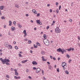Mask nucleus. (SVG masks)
Returning <instances> with one entry per match:
<instances>
[{
  "mask_svg": "<svg viewBox=\"0 0 80 80\" xmlns=\"http://www.w3.org/2000/svg\"><path fill=\"white\" fill-rule=\"evenodd\" d=\"M57 51L58 52H61L62 54L63 53H64V52H67V51L66 50H65V49L64 48L61 49L60 48H59L57 50Z\"/></svg>",
  "mask_w": 80,
  "mask_h": 80,
  "instance_id": "obj_1",
  "label": "nucleus"
},
{
  "mask_svg": "<svg viewBox=\"0 0 80 80\" xmlns=\"http://www.w3.org/2000/svg\"><path fill=\"white\" fill-rule=\"evenodd\" d=\"M43 43L45 45H48L49 43V41L48 39H45L43 40Z\"/></svg>",
  "mask_w": 80,
  "mask_h": 80,
  "instance_id": "obj_2",
  "label": "nucleus"
},
{
  "mask_svg": "<svg viewBox=\"0 0 80 80\" xmlns=\"http://www.w3.org/2000/svg\"><path fill=\"white\" fill-rule=\"evenodd\" d=\"M55 32L56 33H60V30L58 28H56L55 29Z\"/></svg>",
  "mask_w": 80,
  "mask_h": 80,
  "instance_id": "obj_3",
  "label": "nucleus"
},
{
  "mask_svg": "<svg viewBox=\"0 0 80 80\" xmlns=\"http://www.w3.org/2000/svg\"><path fill=\"white\" fill-rule=\"evenodd\" d=\"M36 22L37 23H38V24H39V25H42V22H40V20H36Z\"/></svg>",
  "mask_w": 80,
  "mask_h": 80,
  "instance_id": "obj_4",
  "label": "nucleus"
},
{
  "mask_svg": "<svg viewBox=\"0 0 80 80\" xmlns=\"http://www.w3.org/2000/svg\"><path fill=\"white\" fill-rule=\"evenodd\" d=\"M48 68L51 70H53V67L50 65H48Z\"/></svg>",
  "mask_w": 80,
  "mask_h": 80,
  "instance_id": "obj_5",
  "label": "nucleus"
},
{
  "mask_svg": "<svg viewBox=\"0 0 80 80\" xmlns=\"http://www.w3.org/2000/svg\"><path fill=\"white\" fill-rule=\"evenodd\" d=\"M41 70V69L40 68H38L36 69V72L37 73H39V72H40V70Z\"/></svg>",
  "mask_w": 80,
  "mask_h": 80,
  "instance_id": "obj_6",
  "label": "nucleus"
},
{
  "mask_svg": "<svg viewBox=\"0 0 80 80\" xmlns=\"http://www.w3.org/2000/svg\"><path fill=\"white\" fill-rule=\"evenodd\" d=\"M67 65V63L63 62L62 63V67H65Z\"/></svg>",
  "mask_w": 80,
  "mask_h": 80,
  "instance_id": "obj_7",
  "label": "nucleus"
},
{
  "mask_svg": "<svg viewBox=\"0 0 80 80\" xmlns=\"http://www.w3.org/2000/svg\"><path fill=\"white\" fill-rule=\"evenodd\" d=\"M7 59L6 58H5L4 59H3V62H3V64H5V62H7Z\"/></svg>",
  "mask_w": 80,
  "mask_h": 80,
  "instance_id": "obj_8",
  "label": "nucleus"
},
{
  "mask_svg": "<svg viewBox=\"0 0 80 80\" xmlns=\"http://www.w3.org/2000/svg\"><path fill=\"white\" fill-rule=\"evenodd\" d=\"M32 63L33 65H37V62L35 61H33L32 62Z\"/></svg>",
  "mask_w": 80,
  "mask_h": 80,
  "instance_id": "obj_9",
  "label": "nucleus"
},
{
  "mask_svg": "<svg viewBox=\"0 0 80 80\" xmlns=\"http://www.w3.org/2000/svg\"><path fill=\"white\" fill-rule=\"evenodd\" d=\"M0 10H3L4 8H5V7H4V6H0Z\"/></svg>",
  "mask_w": 80,
  "mask_h": 80,
  "instance_id": "obj_10",
  "label": "nucleus"
},
{
  "mask_svg": "<svg viewBox=\"0 0 80 80\" xmlns=\"http://www.w3.org/2000/svg\"><path fill=\"white\" fill-rule=\"evenodd\" d=\"M23 34H24L25 36H27V33H26V30H24L23 31Z\"/></svg>",
  "mask_w": 80,
  "mask_h": 80,
  "instance_id": "obj_11",
  "label": "nucleus"
},
{
  "mask_svg": "<svg viewBox=\"0 0 80 80\" xmlns=\"http://www.w3.org/2000/svg\"><path fill=\"white\" fill-rule=\"evenodd\" d=\"M18 27H19V28H22V26L20 25V23L18 24Z\"/></svg>",
  "mask_w": 80,
  "mask_h": 80,
  "instance_id": "obj_12",
  "label": "nucleus"
},
{
  "mask_svg": "<svg viewBox=\"0 0 80 80\" xmlns=\"http://www.w3.org/2000/svg\"><path fill=\"white\" fill-rule=\"evenodd\" d=\"M11 29H12L11 30L12 31H14V30H15V27H12Z\"/></svg>",
  "mask_w": 80,
  "mask_h": 80,
  "instance_id": "obj_13",
  "label": "nucleus"
},
{
  "mask_svg": "<svg viewBox=\"0 0 80 80\" xmlns=\"http://www.w3.org/2000/svg\"><path fill=\"white\" fill-rule=\"evenodd\" d=\"M66 50H67L68 51V52H70V51L72 50V48H70L69 49H68Z\"/></svg>",
  "mask_w": 80,
  "mask_h": 80,
  "instance_id": "obj_14",
  "label": "nucleus"
},
{
  "mask_svg": "<svg viewBox=\"0 0 80 80\" xmlns=\"http://www.w3.org/2000/svg\"><path fill=\"white\" fill-rule=\"evenodd\" d=\"M3 60H4V59H2V58H0V60L1 61H2V63H3V62H4L3 61Z\"/></svg>",
  "mask_w": 80,
  "mask_h": 80,
  "instance_id": "obj_15",
  "label": "nucleus"
},
{
  "mask_svg": "<svg viewBox=\"0 0 80 80\" xmlns=\"http://www.w3.org/2000/svg\"><path fill=\"white\" fill-rule=\"evenodd\" d=\"M15 7H16L18 8H19V7H18V4H16L15 5Z\"/></svg>",
  "mask_w": 80,
  "mask_h": 80,
  "instance_id": "obj_16",
  "label": "nucleus"
},
{
  "mask_svg": "<svg viewBox=\"0 0 80 80\" xmlns=\"http://www.w3.org/2000/svg\"><path fill=\"white\" fill-rule=\"evenodd\" d=\"M27 62V60H25L22 61V62L23 63H25V62Z\"/></svg>",
  "mask_w": 80,
  "mask_h": 80,
  "instance_id": "obj_17",
  "label": "nucleus"
},
{
  "mask_svg": "<svg viewBox=\"0 0 80 80\" xmlns=\"http://www.w3.org/2000/svg\"><path fill=\"white\" fill-rule=\"evenodd\" d=\"M9 26H11V24H12V21H9Z\"/></svg>",
  "mask_w": 80,
  "mask_h": 80,
  "instance_id": "obj_18",
  "label": "nucleus"
},
{
  "mask_svg": "<svg viewBox=\"0 0 80 80\" xmlns=\"http://www.w3.org/2000/svg\"><path fill=\"white\" fill-rule=\"evenodd\" d=\"M43 37L45 39H46V38H47V35L45 34H44Z\"/></svg>",
  "mask_w": 80,
  "mask_h": 80,
  "instance_id": "obj_19",
  "label": "nucleus"
},
{
  "mask_svg": "<svg viewBox=\"0 0 80 80\" xmlns=\"http://www.w3.org/2000/svg\"><path fill=\"white\" fill-rule=\"evenodd\" d=\"M33 46L34 48H37V47H38V45L35 46V44H34Z\"/></svg>",
  "mask_w": 80,
  "mask_h": 80,
  "instance_id": "obj_20",
  "label": "nucleus"
},
{
  "mask_svg": "<svg viewBox=\"0 0 80 80\" xmlns=\"http://www.w3.org/2000/svg\"><path fill=\"white\" fill-rule=\"evenodd\" d=\"M8 46H9V47L10 49H12V46H11V45H8Z\"/></svg>",
  "mask_w": 80,
  "mask_h": 80,
  "instance_id": "obj_21",
  "label": "nucleus"
},
{
  "mask_svg": "<svg viewBox=\"0 0 80 80\" xmlns=\"http://www.w3.org/2000/svg\"><path fill=\"white\" fill-rule=\"evenodd\" d=\"M42 61H46V60H45V59H44V58L43 57H42Z\"/></svg>",
  "mask_w": 80,
  "mask_h": 80,
  "instance_id": "obj_22",
  "label": "nucleus"
},
{
  "mask_svg": "<svg viewBox=\"0 0 80 80\" xmlns=\"http://www.w3.org/2000/svg\"><path fill=\"white\" fill-rule=\"evenodd\" d=\"M32 43V41L31 40H29L28 41V44H30V43Z\"/></svg>",
  "mask_w": 80,
  "mask_h": 80,
  "instance_id": "obj_23",
  "label": "nucleus"
},
{
  "mask_svg": "<svg viewBox=\"0 0 80 80\" xmlns=\"http://www.w3.org/2000/svg\"><path fill=\"white\" fill-rule=\"evenodd\" d=\"M1 18H2V19H3V20L5 19V17L2 16Z\"/></svg>",
  "mask_w": 80,
  "mask_h": 80,
  "instance_id": "obj_24",
  "label": "nucleus"
},
{
  "mask_svg": "<svg viewBox=\"0 0 80 80\" xmlns=\"http://www.w3.org/2000/svg\"><path fill=\"white\" fill-rule=\"evenodd\" d=\"M36 44L37 45H38V46H40V44L38 42H37Z\"/></svg>",
  "mask_w": 80,
  "mask_h": 80,
  "instance_id": "obj_25",
  "label": "nucleus"
},
{
  "mask_svg": "<svg viewBox=\"0 0 80 80\" xmlns=\"http://www.w3.org/2000/svg\"><path fill=\"white\" fill-rule=\"evenodd\" d=\"M67 58H70V56H69V55H68V54H67Z\"/></svg>",
  "mask_w": 80,
  "mask_h": 80,
  "instance_id": "obj_26",
  "label": "nucleus"
},
{
  "mask_svg": "<svg viewBox=\"0 0 80 80\" xmlns=\"http://www.w3.org/2000/svg\"><path fill=\"white\" fill-rule=\"evenodd\" d=\"M65 73H66V74H68V72L67 71H65Z\"/></svg>",
  "mask_w": 80,
  "mask_h": 80,
  "instance_id": "obj_27",
  "label": "nucleus"
},
{
  "mask_svg": "<svg viewBox=\"0 0 80 80\" xmlns=\"http://www.w3.org/2000/svg\"><path fill=\"white\" fill-rule=\"evenodd\" d=\"M41 53L42 55H44V54H45V52L43 51H42L41 52Z\"/></svg>",
  "mask_w": 80,
  "mask_h": 80,
  "instance_id": "obj_28",
  "label": "nucleus"
},
{
  "mask_svg": "<svg viewBox=\"0 0 80 80\" xmlns=\"http://www.w3.org/2000/svg\"><path fill=\"white\" fill-rule=\"evenodd\" d=\"M32 12L34 13H35V9H33L32 10Z\"/></svg>",
  "mask_w": 80,
  "mask_h": 80,
  "instance_id": "obj_29",
  "label": "nucleus"
},
{
  "mask_svg": "<svg viewBox=\"0 0 80 80\" xmlns=\"http://www.w3.org/2000/svg\"><path fill=\"white\" fill-rule=\"evenodd\" d=\"M56 12L57 13H58V9H57V10H56Z\"/></svg>",
  "mask_w": 80,
  "mask_h": 80,
  "instance_id": "obj_30",
  "label": "nucleus"
},
{
  "mask_svg": "<svg viewBox=\"0 0 80 80\" xmlns=\"http://www.w3.org/2000/svg\"><path fill=\"white\" fill-rule=\"evenodd\" d=\"M15 73L16 75H18V72H15Z\"/></svg>",
  "mask_w": 80,
  "mask_h": 80,
  "instance_id": "obj_31",
  "label": "nucleus"
},
{
  "mask_svg": "<svg viewBox=\"0 0 80 80\" xmlns=\"http://www.w3.org/2000/svg\"><path fill=\"white\" fill-rule=\"evenodd\" d=\"M61 5H60L59 6V10H60V9H61Z\"/></svg>",
  "mask_w": 80,
  "mask_h": 80,
  "instance_id": "obj_32",
  "label": "nucleus"
},
{
  "mask_svg": "<svg viewBox=\"0 0 80 80\" xmlns=\"http://www.w3.org/2000/svg\"><path fill=\"white\" fill-rule=\"evenodd\" d=\"M6 62H10V60L8 59H7V61Z\"/></svg>",
  "mask_w": 80,
  "mask_h": 80,
  "instance_id": "obj_33",
  "label": "nucleus"
},
{
  "mask_svg": "<svg viewBox=\"0 0 80 80\" xmlns=\"http://www.w3.org/2000/svg\"><path fill=\"white\" fill-rule=\"evenodd\" d=\"M57 72H59V68H57Z\"/></svg>",
  "mask_w": 80,
  "mask_h": 80,
  "instance_id": "obj_34",
  "label": "nucleus"
},
{
  "mask_svg": "<svg viewBox=\"0 0 80 80\" xmlns=\"http://www.w3.org/2000/svg\"><path fill=\"white\" fill-rule=\"evenodd\" d=\"M13 23L14 24V25H16V22L14 21L13 22Z\"/></svg>",
  "mask_w": 80,
  "mask_h": 80,
  "instance_id": "obj_35",
  "label": "nucleus"
},
{
  "mask_svg": "<svg viewBox=\"0 0 80 80\" xmlns=\"http://www.w3.org/2000/svg\"><path fill=\"white\" fill-rule=\"evenodd\" d=\"M15 49H16V50L18 49V47L17 46H16L15 47Z\"/></svg>",
  "mask_w": 80,
  "mask_h": 80,
  "instance_id": "obj_36",
  "label": "nucleus"
},
{
  "mask_svg": "<svg viewBox=\"0 0 80 80\" xmlns=\"http://www.w3.org/2000/svg\"><path fill=\"white\" fill-rule=\"evenodd\" d=\"M40 16V13H38L37 15V17H39Z\"/></svg>",
  "mask_w": 80,
  "mask_h": 80,
  "instance_id": "obj_37",
  "label": "nucleus"
},
{
  "mask_svg": "<svg viewBox=\"0 0 80 80\" xmlns=\"http://www.w3.org/2000/svg\"><path fill=\"white\" fill-rule=\"evenodd\" d=\"M56 5H57V6H58V2H56Z\"/></svg>",
  "mask_w": 80,
  "mask_h": 80,
  "instance_id": "obj_38",
  "label": "nucleus"
},
{
  "mask_svg": "<svg viewBox=\"0 0 80 80\" xmlns=\"http://www.w3.org/2000/svg\"><path fill=\"white\" fill-rule=\"evenodd\" d=\"M14 78H15L16 79H18V77H17L16 76H14Z\"/></svg>",
  "mask_w": 80,
  "mask_h": 80,
  "instance_id": "obj_39",
  "label": "nucleus"
},
{
  "mask_svg": "<svg viewBox=\"0 0 80 80\" xmlns=\"http://www.w3.org/2000/svg\"><path fill=\"white\" fill-rule=\"evenodd\" d=\"M72 62V60L71 59H70L69 61H68V62L70 63V62Z\"/></svg>",
  "mask_w": 80,
  "mask_h": 80,
  "instance_id": "obj_40",
  "label": "nucleus"
},
{
  "mask_svg": "<svg viewBox=\"0 0 80 80\" xmlns=\"http://www.w3.org/2000/svg\"><path fill=\"white\" fill-rule=\"evenodd\" d=\"M6 77H7V78H9V76H8V75H6Z\"/></svg>",
  "mask_w": 80,
  "mask_h": 80,
  "instance_id": "obj_41",
  "label": "nucleus"
},
{
  "mask_svg": "<svg viewBox=\"0 0 80 80\" xmlns=\"http://www.w3.org/2000/svg\"><path fill=\"white\" fill-rule=\"evenodd\" d=\"M5 63L6 65H8L9 64V63H8V62H5Z\"/></svg>",
  "mask_w": 80,
  "mask_h": 80,
  "instance_id": "obj_42",
  "label": "nucleus"
},
{
  "mask_svg": "<svg viewBox=\"0 0 80 80\" xmlns=\"http://www.w3.org/2000/svg\"><path fill=\"white\" fill-rule=\"evenodd\" d=\"M48 28H49V27L48 26L46 28V29H47V30H48Z\"/></svg>",
  "mask_w": 80,
  "mask_h": 80,
  "instance_id": "obj_43",
  "label": "nucleus"
},
{
  "mask_svg": "<svg viewBox=\"0 0 80 80\" xmlns=\"http://www.w3.org/2000/svg\"><path fill=\"white\" fill-rule=\"evenodd\" d=\"M43 80H46V78L44 77H43Z\"/></svg>",
  "mask_w": 80,
  "mask_h": 80,
  "instance_id": "obj_44",
  "label": "nucleus"
},
{
  "mask_svg": "<svg viewBox=\"0 0 80 80\" xmlns=\"http://www.w3.org/2000/svg\"><path fill=\"white\" fill-rule=\"evenodd\" d=\"M18 65L19 66V67H21V66H22V64H18Z\"/></svg>",
  "mask_w": 80,
  "mask_h": 80,
  "instance_id": "obj_45",
  "label": "nucleus"
},
{
  "mask_svg": "<svg viewBox=\"0 0 80 80\" xmlns=\"http://www.w3.org/2000/svg\"><path fill=\"white\" fill-rule=\"evenodd\" d=\"M63 70H65V66H62Z\"/></svg>",
  "mask_w": 80,
  "mask_h": 80,
  "instance_id": "obj_46",
  "label": "nucleus"
},
{
  "mask_svg": "<svg viewBox=\"0 0 80 80\" xmlns=\"http://www.w3.org/2000/svg\"><path fill=\"white\" fill-rule=\"evenodd\" d=\"M42 75H44V73H43V70H42Z\"/></svg>",
  "mask_w": 80,
  "mask_h": 80,
  "instance_id": "obj_47",
  "label": "nucleus"
},
{
  "mask_svg": "<svg viewBox=\"0 0 80 80\" xmlns=\"http://www.w3.org/2000/svg\"><path fill=\"white\" fill-rule=\"evenodd\" d=\"M34 14H37V12L36 11H35V12H34Z\"/></svg>",
  "mask_w": 80,
  "mask_h": 80,
  "instance_id": "obj_48",
  "label": "nucleus"
},
{
  "mask_svg": "<svg viewBox=\"0 0 80 80\" xmlns=\"http://www.w3.org/2000/svg\"><path fill=\"white\" fill-rule=\"evenodd\" d=\"M4 26V28H6V25H4L3 26Z\"/></svg>",
  "mask_w": 80,
  "mask_h": 80,
  "instance_id": "obj_49",
  "label": "nucleus"
},
{
  "mask_svg": "<svg viewBox=\"0 0 80 80\" xmlns=\"http://www.w3.org/2000/svg\"><path fill=\"white\" fill-rule=\"evenodd\" d=\"M18 55H19V57H22V55H21V54H20V53H19L18 54Z\"/></svg>",
  "mask_w": 80,
  "mask_h": 80,
  "instance_id": "obj_50",
  "label": "nucleus"
},
{
  "mask_svg": "<svg viewBox=\"0 0 80 80\" xmlns=\"http://www.w3.org/2000/svg\"><path fill=\"white\" fill-rule=\"evenodd\" d=\"M71 50H72V51H74V48H72Z\"/></svg>",
  "mask_w": 80,
  "mask_h": 80,
  "instance_id": "obj_51",
  "label": "nucleus"
},
{
  "mask_svg": "<svg viewBox=\"0 0 80 80\" xmlns=\"http://www.w3.org/2000/svg\"><path fill=\"white\" fill-rule=\"evenodd\" d=\"M26 72H28V69H27L26 70Z\"/></svg>",
  "mask_w": 80,
  "mask_h": 80,
  "instance_id": "obj_52",
  "label": "nucleus"
},
{
  "mask_svg": "<svg viewBox=\"0 0 80 80\" xmlns=\"http://www.w3.org/2000/svg\"><path fill=\"white\" fill-rule=\"evenodd\" d=\"M50 58H51V59H52V58H53V57L52 56H50Z\"/></svg>",
  "mask_w": 80,
  "mask_h": 80,
  "instance_id": "obj_53",
  "label": "nucleus"
},
{
  "mask_svg": "<svg viewBox=\"0 0 80 80\" xmlns=\"http://www.w3.org/2000/svg\"><path fill=\"white\" fill-rule=\"evenodd\" d=\"M33 70H36L37 69V68H35V67H33Z\"/></svg>",
  "mask_w": 80,
  "mask_h": 80,
  "instance_id": "obj_54",
  "label": "nucleus"
},
{
  "mask_svg": "<svg viewBox=\"0 0 80 80\" xmlns=\"http://www.w3.org/2000/svg\"><path fill=\"white\" fill-rule=\"evenodd\" d=\"M26 17H28V14H26Z\"/></svg>",
  "mask_w": 80,
  "mask_h": 80,
  "instance_id": "obj_55",
  "label": "nucleus"
},
{
  "mask_svg": "<svg viewBox=\"0 0 80 80\" xmlns=\"http://www.w3.org/2000/svg\"><path fill=\"white\" fill-rule=\"evenodd\" d=\"M78 39L79 40H80V37L78 36Z\"/></svg>",
  "mask_w": 80,
  "mask_h": 80,
  "instance_id": "obj_56",
  "label": "nucleus"
},
{
  "mask_svg": "<svg viewBox=\"0 0 80 80\" xmlns=\"http://www.w3.org/2000/svg\"><path fill=\"white\" fill-rule=\"evenodd\" d=\"M2 52H0V55H1V56H2Z\"/></svg>",
  "mask_w": 80,
  "mask_h": 80,
  "instance_id": "obj_57",
  "label": "nucleus"
},
{
  "mask_svg": "<svg viewBox=\"0 0 80 80\" xmlns=\"http://www.w3.org/2000/svg\"><path fill=\"white\" fill-rule=\"evenodd\" d=\"M16 43V42L15 41H14L13 42V44H15Z\"/></svg>",
  "mask_w": 80,
  "mask_h": 80,
  "instance_id": "obj_58",
  "label": "nucleus"
},
{
  "mask_svg": "<svg viewBox=\"0 0 80 80\" xmlns=\"http://www.w3.org/2000/svg\"><path fill=\"white\" fill-rule=\"evenodd\" d=\"M53 59L54 60H56V58H53Z\"/></svg>",
  "mask_w": 80,
  "mask_h": 80,
  "instance_id": "obj_59",
  "label": "nucleus"
},
{
  "mask_svg": "<svg viewBox=\"0 0 80 80\" xmlns=\"http://www.w3.org/2000/svg\"><path fill=\"white\" fill-rule=\"evenodd\" d=\"M50 12H51H51H52V9H50Z\"/></svg>",
  "mask_w": 80,
  "mask_h": 80,
  "instance_id": "obj_60",
  "label": "nucleus"
},
{
  "mask_svg": "<svg viewBox=\"0 0 80 80\" xmlns=\"http://www.w3.org/2000/svg\"><path fill=\"white\" fill-rule=\"evenodd\" d=\"M69 21L70 22H72V19H70Z\"/></svg>",
  "mask_w": 80,
  "mask_h": 80,
  "instance_id": "obj_61",
  "label": "nucleus"
},
{
  "mask_svg": "<svg viewBox=\"0 0 80 80\" xmlns=\"http://www.w3.org/2000/svg\"><path fill=\"white\" fill-rule=\"evenodd\" d=\"M8 35H10V32H9L8 33Z\"/></svg>",
  "mask_w": 80,
  "mask_h": 80,
  "instance_id": "obj_62",
  "label": "nucleus"
},
{
  "mask_svg": "<svg viewBox=\"0 0 80 80\" xmlns=\"http://www.w3.org/2000/svg\"><path fill=\"white\" fill-rule=\"evenodd\" d=\"M14 70L15 72H17V69H14Z\"/></svg>",
  "mask_w": 80,
  "mask_h": 80,
  "instance_id": "obj_63",
  "label": "nucleus"
},
{
  "mask_svg": "<svg viewBox=\"0 0 80 80\" xmlns=\"http://www.w3.org/2000/svg\"><path fill=\"white\" fill-rule=\"evenodd\" d=\"M19 78V79H20V77H18V79Z\"/></svg>",
  "mask_w": 80,
  "mask_h": 80,
  "instance_id": "obj_64",
  "label": "nucleus"
}]
</instances>
